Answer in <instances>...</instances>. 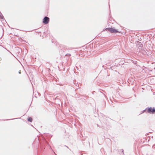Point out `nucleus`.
I'll list each match as a JSON object with an SVG mask.
<instances>
[{"label":"nucleus","instance_id":"obj_1","mask_svg":"<svg viewBox=\"0 0 155 155\" xmlns=\"http://www.w3.org/2000/svg\"><path fill=\"white\" fill-rule=\"evenodd\" d=\"M105 30L110 32L111 33H116L118 32L120 33L117 30L113 28H106Z\"/></svg>","mask_w":155,"mask_h":155},{"label":"nucleus","instance_id":"obj_4","mask_svg":"<svg viewBox=\"0 0 155 155\" xmlns=\"http://www.w3.org/2000/svg\"><path fill=\"white\" fill-rule=\"evenodd\" d=\"M28 121L31 122L32 121V119L31 117H29L28 118Z\"/></svg>","mask_w":155,"mask_h":155},{"label":"nucleus","instance_id":"obj_2","mask_svg":"<svg viewBox=\"0 0 155 155\" xmlns=\"http://www.w3.org/2000/svg\"><path fill=\"white\" fill-rule=\"evenodd\" d=\"M147 111L149 113H155V108L150 107H148L147 109Z\"/></svg>","mask_w":155,"mask_h":155},{"label":"nucleus","instance_id":"obj_3","mask_svg":"<svg viewBox=\"0 0 155 155\" xmlns=\"http://www.w3.org/2000/svg\"><path fill=\"white\" fill-rule=\"evenodd\" d=\"M49 21V18L47 17H45L43 19V23L45 24H48Z\"/></svg>","mask_w":155,"mask_h":155}]
</instances>
